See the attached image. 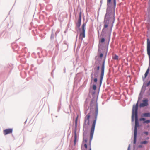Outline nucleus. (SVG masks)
<instances>
[{
  "mask_svg": "<svg viewBox=\"0 0 150 150\" xmlns=\"http://www.w3.org/2000/svg\"><path fill=\"white\" fill-rule=\"evenodd\" d=\"M98 113V109L97 107L96 108L95 119L93 120V123L92 125L90 132V140L88 141L87 139L86 138H85L83 136V139L82 141V143L81 145V149H85L87 150L88 149L89 150H91V140L93 138V133L95 128V126L96 123V120L97 118Z\"/></svg>",
  "mask_w": 150,
  "mask_h": 150,
  "instance_id": "1",
  "label": "nucleus"
},
{
  "mask_svg": "<svg viewBox=\"0 0 150 150\" xmlns=\"http://www.w3.org/2000/svg\"><path fill=\"white\" fill-rule=\"evenodd\" d=\"M138 108V103L136 105H134L133 106L132 112V120H134V117L135 118V125L134 133V138L133 143L135 144L136 143L137 136V127L139 126V122L138 120L137 110Z\"/></svg>",
  "mask_w": 150,
  "mask_h": 150,
  "instance_id": "2",
  "label": "nucleus"
},
{
  "mask_svg": "<svg viewBox=\"0 0 150 150\" xmlns=\"http://www.w3.org/2000/svg\"><path fill=\"white\" fill-rule=\"evenodd\" d=\"M86 25V23H84L82 26V32L80 34L79 38L82 40L83 38L85 37V27Z\"/></svg>",
  "mask_w": 150,
  "mask_h": 150,
  "instance_id": "3",
  "label": "nucleus"
},
{
  "mask_svg": "<svg viewBox=\"0 0 150 150\" xmlns=\"http://www.w3.org/2000/svg\"><path fill=\"white\" fill-rule=\"evenodd\" d=\"M104 68H105V61L103 62V64L101 68V73L100 80V83L101 84L103 79L104 76Z\"/></svg>",
  "mask_w": 150,
  "mask_h": 150,
  "instance_id": "4",
  "label": "nucleus"
},
{
  "mask_svg": "<svg viewBox=\"0 0 150 150\" xmlns=\"http://www.w3.org/2000/svg\"><path fill=\"white\" fill-rule=\"evenodd\" d=\"M147 54L150 60V40L149 38L147 39Z\"/></svg>",
  "mask_w": 150,
  "mask_h": 150,
  "instance_id": "5",
  "label": "nucleus"
},
{
  "mask_svg": "<svg viewBox=\"0 0 150 150\" xmlns=\"http://www.w3.org/2000/svg\"><path fill=\"white\" fill-rule=\"evenodd\" d=\"M13 132V129L12 128H8L4 130L3 133L5 135L11 134Z\"/></svg>",
  "mask_w": 150,
  "mask_h": 150,
  "instance_id": "6",
  "label": "nucleus"
},
{
  "mask_svg": "<svg viewBox=\"0 0 150 150\" xmlns=\"http://www.w3.org/2000/svg\"><path fill=\"white\" fill-rule=\"evenodd\" d=\"M90 117V114L88 113L85 117V118L84 123L86 124L89 125V119Z\"/></svg>",
  "mask_w": 150,
  "mask_h": 150,
  "instance_id": "7",
  "label": "nucleus"
},
{
  "mask_svg": "<svg viewBox=\"0 0 150 150\" xmlns=\"http://www.w3.org/2000/svg\"><path fill=\"white\" fill-rule=\"evenodd\" d=\"M143 103L140 104V106L141 107H144L148 105V100L147 99L144 100L142 101Z\"/></svg>",
  "mask_w": 150,
  "mask_h": 150,
  "instance_id": "8",
  "label": "nucleus"
},
{
  "mask_svg": "<svg viewBox=\"0 0 150 150\" xmlns=\"http://www.w3.org/2000/svg\"><path fill=\"white\" fill-rule=\"evenodd\" d=\"M110 16V18H113L114 20L115 19V11H114L113 12L110 13V15L108 13H107L105 16V18H108L109 16Z\"/></svg>",
  "mask_w": 150,
  "mask_h": 150,
  "instance_id": "9",
  "label": "nucleus"
},
{
  "mask_svg": "<svg viewBox=\"0 0 150 150\" xmlns=\"http://www.w3.org/2000/svg\"><path fill=\"white\" fill-rule=\"evenodd\" d=\"M104 28L103 29V30L105 28H106L108 27V24H109V20L105 18V20L104 21Z\"/></svg>",
  "mask_w": 150,
  "mask_h": 150,
  "instance_id": "10",
  "label": "nucleus"
},
{
  "mask_svg": "<svg viewBox=\"0 0 150 150\" xmlns=\"http://www.w3.org/2000/svg\"><path fill=\"white\" fill-rule=\"evenodd\" d=\"M145 120V119L144 118H141L139 119V120L140 121H144L143 122V123H146L148 124V123H149L150 122V120Z\"/></svg>",
  "mask_w": 150,
  "mask_h": 150,
  "instance_id": "11",
  "label": "nucleus"
},
{
  "mask_svg": "<svg viewBox=\"0 0 150 150\" xmlns=\"http://www.w3.org/2000/svg\"><path fill=\"white\" fill-rule=\"evenodd\" d=\"M81 14H80L79 16V20L78 21V23H77V26L78 27H79L80 26L81 24Z\"/></svg>",
  "mask_w": 150,
  "mask_h": 150,
  "instance_id": "12",
  "label": "nucleus"
},
{
  "mask_svg": "<svg viewBox=\"0 0 150 150\" xmlns=\"http://www.w3.org/2000/svg\"><path fill=\"white\" fill-rule=\"evenodd\" d=\"M142 117H150V113H143L142 115Z\"/></svg>",
  "mask_w": 150,
  "mask_h": 150,
  "instance_id": "13",
  "label": "nucleus"
},
{
  "mask_svg": "<svg viewBox=\"0 0 150 150\" xmlns=\"http://www.w3.org/2000/svg\"><path fill=\"white\" fill-rule=\"evenodd\" d=\"M149 68H148V69H147L145 73V74H144V78H145L146 77V76H147L148 74H149Z\"/></svg>",
  "mask_w": 150,
  "mask_h": 150,
  "instance_id": "14",
  "label": "nucleus"
},
{
  "mask_svg": "<svg viewBox=\"0 0 150 150\" xmlns=\"http://www.w3.org/2000/svg\"><path fill=\"white\" fill-rule=\"evenodd\" d=\"M116 0H113L114 3V4L115 6L116 5ZM111 2V0H107V4H108L110 3Z\"/></svg>",
  "mask_w": 150,
  "mask_h": 150,
  "instance_id": "15",
  "label": "nucleus"
},
{
  "mask_svg": "<svg viewBox=\"0 0 150 150\" xmlns=\"http://www.w3.org/2000/svg\"><path fill=\"white\" fill-rule=\"evenodd\" d=\"M113 58L114 59L117 60L118 59V57L117 55H115L113 56Z\"/></svg>",
  "mask_w": 150,
  "mask_h": 150,
  "instance_id": "16",
  "label": "nucleus"
},
{
  "mask_svg": "<svg viewBox=\"0 0 150 150\" xmlns=\"http://www.w3.org/2000/svg\"><path fill=\"white\" fill-rule=\"evenodd\" d=\"M148 143V142L146 141H143L141 142V144H146Z\"/></svg>",
  "mask_w": 150,
  "mask_h": 150,
  "instance_id": "17",
  "label": "nucleus"
},
{
  "mask_svg": "<svg viewBox=\"0 0 150 150\" xmlns=\"http://www.w3.org/2000/svg\"><path fill=\"white\" fill-rule=\"evenodd\" d=\"M77 135L76 131H75L74 132V139L77 140Z\"/></svg>",
  "mask_w": 150,
  "mask_h": 150,
  "instance_id": "18",
  "label": "nucleus"
},
{
  "mask_svg": "<svg viewBox=\"0 0 150 150\" xmlns=\"http://www.w3.org/2000/svg\"><path fill=\"white\" fill-rule=\"evenodd\" d=\"M93 90H96V86L95 85H93Z\"/></svg>",
  "mask_w": 150,
  "mask_h": 150,
  "instance_id": "19",
  "label": "nucleus"
},
{
  "mask_svg": "<svg viewBox=\"0 0 150 150\" xmlns=\"http://www.w3.org/2000/svg\"><path fill=\"white\" fill-rule=\"evenodd\" d=\"M105 39L104 38H102L101 39V40H100V42L103 43L105 41Z\"/></svg>",
  "mask_w": 150,
  "mask_h": 150,
  "instance_id": "20",
  "label": "nucleus"
},
{
  "mask_svg": "<svg viewBox=\"0 0 150 150\" xmlns=\"http://www.w3.org/2000/svg\"><path fill=\"white\" fill-rule=\"evenodd\" d=\"M76 142H77V140L74 139V146L76 145Z\"/></svg>",
  "mask_w": 150,
  "mask_h": 150,
  "instance_id": "21",
  "label": "nucleus"
},
{
  "mask_svg": "<svg viewBox=\"0 0 150 150\" xmlns=\"http://www.w3.org/2000/svg\"><path fill=\"white\" fill-rule=\"evenodd\" d=\"M150 84V81H149L147 83V84H146V86H149Z\"/></svg>",
  "mask_w": 150,
  "mask_h": 150,
  "instance_id": "22",
  "label": "nucleus"
},
{
  "mask_svg": "<svg viewBox=\"0 0 150 150\" xmlns=\"http://www.w3.org/2000/svg\"><path fill=\"white\" fill-rule=\"evenodd\" d=\"M144 133L146 135H148V132H144Z\"/></svg>",
  "mask_w": 150,
  "mask_h": 150,
  "instance_id": "23",
  "label": "nucleus"
},
{
  "mask_svg": "<svg viewBox=\"0 0 150 150\" xmlns=\"http://www.w3.org/2000/svg\"><path fill=\"white\" fill-rule=\"evenodd\" d=\"M103 56V54L102 53H101L100 55V58H102Z\"/></svg>",
  "mask_w": 150,
  "mask_h": 150,
  "instance_id": "24",
  "label": "nucleus"
},
{
  "mask_svg": "<svg viewBox=\"0 0 150 150\" xmlns=\"http://www.w3.org/2000/svg\"><path fill=\"white\" fill-rule=\"evenodd\" d=\"M94 81L95 82H96L97 81V79L96 78H95L94 79Z\"/></svg>",
  "mask_w": 150,
  "mask_h": 150,
  "instance_id": "25",
  "label": "nucleus"
},
{
  "mask_svg": "<svg viewBox=\"0 0 150 150\" xmlns=\"http://www.w3.org/2000/svg\"><path fill=\"white\" fill-rule=\"evenodd\" d=\"M100 67L99 66H98L97 68V69L98 70H99V69Z\"/></svg>",
  "mask_w": 150,
  "mask_h": 150,
  "instance_id": "26",
  "label": "nucleus"
},
{
  "mask_svg": "<svg viewBox=\"0 0 150 150\" xmlns=\"http://www.w3.org/2000/svg\"><path fill=\"white\" fill-rule=\"evenodd\" d=\"M130 145H129L128 147L127 150H130Z\"/></svg>",
  "mask_w": 150,
  "mask_h": 150,
  "instance_id": "27",
  "label": "nucleus"
},
{
  "mask_svg": "<svg viewBox=\"0 0 150 150\" xmlns=\"http://www.w3.org/2000/svg\"><path fill=\"white\" fill-rule=\"evenodd\" d=\"M77 118H76V121H75V122H76V124H77Z\"/></svg>",
  "mask_w": 150,
  "mask_h": 150,
  "instance_id": "28",
  "label": "nucleus"
},
{
  "mask_svg": "<svg viewBox=\"0 0 150 150\" xmlns=\"http://www.w3.org/2000/svg\"><path fill=\"white\" fill-rule=\"evenodd\" d=\"M138 147L139 148H141V147H142V146L141 145H140Z\"/></svg>",
  "mask_w": 150,
  "mask_h": 150,
  "instance_id": "29",
  "label": "nucleus"
},
{
  "mask_svg": "<svg viewBox=\"0 0 150 150\" xmlns=\"http://www.w3.org/2000/svg\"><path fill=\"white\" fill-rule=\"evenodd\" d=\"M149 95H150V93H149Z\"/></svg>",
  "mask_w": 150,
  "mask_h": 150,
  "instance_id": "30",
  "label": "nucleus"
},
{
  "mask_svg": "<svg viewBox=\"0 0 150 150\" xmlns=\"http://www.w3.org/2000/svg\"><path fill=\"white\" fill-rule=\"evenodd\" d=\"M149 91H150V88L149 89Z\"/></svg>",
  "mask_w": 150,
  "mask_h": 150,
  "instance_id": "31",
  "label": "nucleus"
}]
</instances>
